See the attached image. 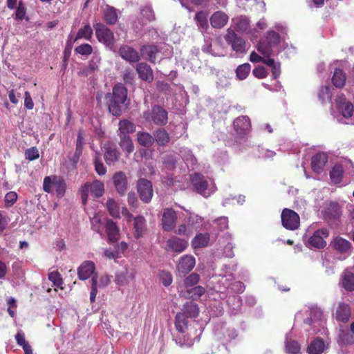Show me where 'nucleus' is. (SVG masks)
I'll return each instance as SVG.
<instances>
[{
    "mask_svg": "<svg viewBox=\"0 0 354 354\" xmlns=\"http://www.w3.org/2000/svg\"><path fill=\"white\" fill-rule=\"evenodd\" d=\"M106 206L109 214L114 218H120V208L116 201L113 198H109Z\"/></svg>",
    "mask_w": 354,
    "mask_h": 354,
    "instance_id": "49530a36",
    "label": "nucleus"
},
{
    "mask_svg": "<svg viewBox=\"0 0 354 354\" xmlns=\"http://www.w3.org/2000/svg\"><path fill=\"white\" fill-rule=\"evenodd\" d=\"M53 189L55 191L58 196H63L66 191V183L64 180L60 177L54 176Z\"/></svg>",
    "mask_w": 354,
    "mask_h": 354,
    "instance_id": "a18cd8bd",
    "label": "nucleus"
},
{
    "mask_svg": "<svg viewBox=\"0 0 354 354\" xmlns=\"http://www.w3.org/2000/svg\"><path fill=\"white\" fill-rule=\"evenodd\" d=\"M286 349L289 354H297L300 352V345L295 340H289L286 342Z\"/></svg>",
    "mask_w": 354,
    "mask_h": 354,
    "instance_id": "4d7b16f0",
    "label": "nucleus"
},
{
    "mask_svg": "<svg viewBox=\"0 0 354 354\" xmlns=\"http://www.w3.org/2000/svg\"><path fill=\"white\" fill-rule=\"evenodd\" d=\"M339 109L342 111V115L344 118H350L352 116L353 113V106L350 102L342 103Z\"/></svg>",
    "mask_w": 354,
    "mask_h": 354,
    "instance_id": "13d9d810",
    "label": "nucleus"
},
{
    "mask_svg": "<svg viewBox=\"0 0 354 354\" xmlns=\"http://www.w3.org/2000/svg\"><path fill=\"white\" fill-rule=\"evenodd\" d=\"M257 50L263 56L268 57L272 55V47L265 40L260 41L257 46Z\"/></svg>",
    "mask_w": 354,
    "mask_h": 354,
    "instance_id": "3c124183",
    "label": "nucleus"
},
{
    "mask_svg": "<svg viewBox=\"0 0 354 354\" xmlns=\"http://www.w3.org/2000/svg\"><path fill=\"white\" fill-rule=\"evenodd\" d=\"M89 188L91 193L95 198L102 196L104 193V183L98 180H95L92 183H89Z\"/></svg>",
    "mask_w": 354,
    "mask_h": 354,
    "instance_id": "58836bf2",
    "label": "nucleus"
},
{
    "mask_svg": "<svg viewBox=\"0 0 354 354\" xmlns=\"http://www.w3.org/2000/svg\"><path fill=\"white\" fill-rule=\"evenodd\" d=\"M342 214V209L337 202H326L323 210L324 218L327 221L337 220Z\"/></svg>",
    "mask_w": 354,
    "mask_h": 354,
    "instance_id": "1a4fd4ad",
    "label": "nucleus"
},
{
    "mask_svg": "<svg viewBox=\"0 0 354 354\" xmlns=\"http://www.w3.org/2000/svg\"><path fill=\"white\" fill-rule=\"evenodd\" d=\"M177 213L172 208H165L162 217V227L164 231H172L176 224Z\"/></svg>",
    "mask_w": 354,
    "mask_h": 354,
    "instance_id": "9d476101",
    "label": "nucleus"
},
{
    "mask_svg": "<svg viewBox=\"0 0 354 354\" xmlns=\"http://www.w3.org/2000/svg\"><path fill=\"white\" fill-rule=\"evenodd\" d=\"M123 80L125 84H132L134 80L135 75L132 69L127 68L123 72Z\"/></svg>",
    "mask_w": 354,
    "mask_h": 354,
    "instance_id": "338daca9",
    "label": "nucleus"
},
{
    "mask_svg": "<svg viewBox=\"0 0 354 354\" xmlns=\"http://www.w3.org/2000/svg\"><path fill=\"white\" fill-rule=\"evenodd\" d=\"M252 74L258 79L266 78L268 75L266 68L261 66L255 67L252 71Z\"/></svg>",
    "mask_w": 354,
    "mask_h": 354,
    "instance_id": "69168bd1",
    "label": "nucleus"
},
{
    "mask_svg": "<svg viewBox=\"0 0 354 354\" xmlns=\"http://www.w3.org/2000/svg\"><path fill=\"white\" fill-rule=\"evenodd\" d=\"M137 189L140 200L148 203L151 201L153 196V187L151 183L145 178L139 179L137 185Z\"/></svg>",
    "mask_w": 354,
    "mask_h": 354,
    "instance_id": "0eeeda50",
    "label": "nucleus"
},
{
    "mask_svg": "<svg viewBox=\"0 0 354 354\" xmlns=\"http://www.w3.org/2000/svg\"><path fill=\"white\" fill-rule=\"evenodd\" d=\"M95 270L94 263L91 261H86L77 269L78 278L81 280H86L93 274Z\"/></svg>",
    "mask_w": 354,
    "mask_h": 354,
    "instance_id": "5701e85b",
    "label": "nucleus"
},
{
    "mask_svg": "<svg viewBox=\"0 0 354 354\" xmlns=\"http://www.w3.org/2000/svg\"><path fill=\"white\" fill-rule=\"evenodd\" d=\"M118 53L123 59L129 62L136 63L140 59L138 52L133 47L128 45L121 46L119 48Z\"/></svg>",
    "mask_w": 354,
    "mask_h": 354,
    "instance_id": "4468645a",
    "label": "nucleus"
},
{
    "mask_svg": "<svg viewBox=\"0 0 354 354\" xmlns=\"http://www.w3.org/2000/svg\"><path fill=\"white\" fill-rule=\"evenodd\" d=\"M25 157L30 161L38 159L39 157V153L37 147H32L27 149L25 151Z\"/></svg>",
    "mask_w": 354,
    "mask_h": 354,
    "instance_id": "680f3d73",
    "label": "nucleus"
},
{
    "mask_svg": "<svg viewBox=\"0 0 354 354\" xmlns=\"http://www.w3.org/2000/svg\"><path fill=\"white\" fill-rule=\"evenodd\" d=\"M154 140L160 146H165L170 141V136L165 129H158L153 133Z\"/></svg>",
    "mask_w": 354,
    "mask_h": 354,
    "instance_id": "473e14b6",
    "label": "nucleus"
},
{
    "mask_svg": "<svg viewBox=\"0 0 354 354\" xmlns=\"http://www.w3.org/2000/svg\"><path fill=\"white\" fill-rule=\"evenodd\" d=\"M107 98L112 97L118 102L124 104L127 100V88L121 84H115L112 90V93H106Z\"/></svg>",
    "mask_w": 354,
    "mask_h": 354,
    "instance_id": "412c9836",
    "label": "nucleus"
},
{
    "mask_svg": "<svg viewBox=\"0 0 354 354\" xmlns=\"http://www.w3.org/2000/svg\"><path fill=\"white\" fill-rule=\"evenodd\" d=\"M95 170L100 176L104 175L106 173V168L104 167L101 160V154L96 152L94 157Z\"/></svg>",
    "mask_w": 354,
    "mask_h": 354,
    "instance_id": "8fccbe9b",
    "label": "nucleus"
},
{
    "mask_svg": "<svg viewBox=\"0 0 354 354\" xmlns=\"http://www.w3.org/2000/svg\"><path fill=\"white\" fill-rule=\"evenodd\" d=\"M178 292L181 297L196 301L205 294V288L201 286H197L189 289L179 290Z\"/></svg>",
    "mask_w": 354,
    "mask_h": 354,
    "instance_id": "2eb2a0df",
    "label": "nucleus"
},
{
    "mask_svg": "<svg viewBox=\"0 0 354 354\" xmlns=\"http://www.w3.org/2000/svg\"><path fill=\"white\" fill-rule=\"evenodd\" d=\"M104 17L107 24H115L118 19L117 10L112 6H107L104 12Z\"/></svg>",
    "mask_w": 354,
    "mask_h": 354,
    "instance_id": "c9c22d12",
    "label": "nucleus"
},
{
    "mask_svg": "<svg viewBox=\"0 0 354 354\" xmlns=\"http://www.w3.org/2000/svg\"><path fill=\"white\" fill-rule=\"evenodd\" d=\"M200 279V275L196 272H193L184 279L182 285H178V290L189 289L197 286Z\"/></svg>",
    "mask_w": 354,
    "mask_h": 354,
    "instance_id": "c756f323",
    "label": "nucleus"
},
{
    "mask_svg": "<svg viewBox=\"0 0 354 354\" xmlns=\"http://www.w3.org/2000/svg\"><path fill=\"white\" fill-rule=\"evenodd\" d=\"M143 118L147 122H152L158 126H165L167 123L168 113L162 106L154 105L151 111L143 113Z\"/></svg>",
    "mask_w": 354,
    "mask_h": 354,
    "instance_id": "f03ea898",
    "label": "nucleus"
},
{
    "mask_svg": "<svg viewBox=\"0 0 354 354\" xmlns=\"http://www.w3.org/2000/svg\"><path fill=\"white\" fill-rule=\"evenodd\" d=\"M17 200V194L15 192H9L5 196V203L7 206H11Z\"/></svg>",
    "mask_w": 354,
    "mask_h": 354,
    "instance_id": "774afa93",
    "label": "nucleus"
},
{
    "mask_svg": "<svg viewBox=\"0 0 354 354\" xmlns=\"http://www.w3.org/2000/svg\"><path fill=\"white\" fill-rule=\"evenodd\" d=\"M140 53L143 58L147 59L151 63L156 62V54L159 53V49L156 45H143L141 46Z\"/></svg>",
    "mask_w": 354,
    "mask_h": 354,
    "instance_id": "b1692460",
    "label": "nucleus"
},
{
    "mask_svg": "<svg viewBox=\"0 0 354 354\" xmlns=\"http://www.w3.org/2000/svg\"><path fill=\"white\" fill-rule=\"evenodd\" d=\"M331 245L341 254L347 252L351 248V243L341 236L335 237L331 242Z\"/></svg>",
    "mask_w": 354,
    "mask_h": 354,
    "instance_id": "bb28decb",
    "label": "nucleus"
},
{
    "mask_svg": "<svg viewBox=\"0 0 354 354\" xmlns=\"http://www.w3.org/2000/svg\"><path fill=\"white\" fill-rule=\"evenodd\" d=\"M282 225L287 230H295L299 226L300 218L297 212L295 211L285 208L281 212Z\"/></svg>",
    "mask_w": 354,
    "mask_h": 354,
    "instance_id": "39448f33",
    "label": "nucleus"
},
{
    "mask_svg": "<svg viewBox=\"0 0 354 354\" xmlns=\"http://www.w3.org/2000/svg\"><path fill=\"white\" fill-rule=\"evenodd\" d=\"M195 264V258L192 255L185 254L179 259L178 263L176 266V270L178 272L185 275L192 270Z\"/></svg>",
    "mask_w": 354,
    "mask_h": 354,
    "instance_id": "ddd939ff",
    "label": "nucleus"
},
{
    "mask_svg": "<svg viewBox=\"0 0 354 354\" xmlns=\"http://www.w3.org/2000/svg\"><path fill=\"white\" fill-rule=\"evenodd\" d=\"M80 192L81 194L82 202L84 205H85L88 201V193L91 192V189L89 188V183H85L83 185H82L80 189Z\"/></svg>",
    "mask_w": 354,
    "mask_h": 354,
    "instance_id": "e2e57ef3",
    "label": "nucleus"
},
{
    "mask_svg": "<svg viewBox=\"0 0 354 354\" xmlns=\"http://www.w3.org/2000/svg\"><path fill=\"white\" fill-rule=\"evenodd\" d=\"M106 104L109 112L114 116H120L122 114L121 105L123 104L121 102H117L112 97L107 98V95L105 96Z\"/></svg>",
    "mask_w": 354,
    "mask_h": 354,
    "instance_id": "f704fd0d",
    "label": "nucleus"
},
{
    "mask_svg": "<svg viewBox=\"0 0 354 354\" xmlns=\"http://www.w3.org/2000/svg\"><path fill=\"white\" fill-rule=\"evenodd\" d=\"M224 38L225 41L231 45L233 50L241 54L245 52V40L242 37H238L236 32L231 28L227 30Z\"/></svg>",
    "mask_w": 354,
    "mask_h": 354,
    "instance_id": "423d86ee",
    "label": "nucleus"
},
{
    "mask_svg": "<svg viewBox=\"0 0 354 354\" xmlns=\"http://www.w3.org/2000/svg\"><path fill=\"white\" fill-rule=\"evenodd\" d=\"M104 158L108 165H114L119 160L120 153L117 146L112 142H106L104 144Z\"/></svg>",
    "mask_w": 354,
    "mask_h": 354,
    "instance_id": "9b49d317",
    "label": "nucleus"
},
{
    "mask_svg": "<svg viewBox=\"0 0 354 354\" xmlns=\"http://www.w3.org/2000/svg\"><path fill=\"white\" fill-rule=\"evenodd\" d=\"M48 279L57 287H61L63 284V279L57 270L48 273Z\"/></svg>",
    "mask_w": 354,
    "mask_h": 354,
    "instance_id": "bf43d9fd",
    "label": "nucleus"
},
{
    "mask_svg": "<svg viewBox=\"0 0 354 354\" xmlns=\"http://www.w3.org/2000/svg\"><path fill=\"white\" fill-rule=\"evenodd\" d=\"M251 70V65L249 63H245L237 66L236 69V76L239 80H243L247 78Z\"/></svg>",
    "mask_w": 354,
    "mask_h": 354,
    "instance_id": "37998d69",
    "label": "nucleus"
},
{
    "mask_svg": "<svg viewBox=\"0 0 354 354\" xmlns=\"http://www.w3.org/2000/svg\"><path fill=\"white\" fill-rule=\"evenodd\" d=\"M346 77L344 71L340 68L335 70L332 82L335 87L342 88L345 85Z\"/></svg>",
    "mask_w": 354,
    "mask_h": 354,
    "instance_id": "4c0bfd02",
    "label": "nucleus"
},
{
    "mask_svg": "<svg viewBox=\"0 0 354 354\" xmlns=\"http://www.w3.org/2000/svg\"><path fill=\"white\" fill-rule=\"evenodd\" d=\"M112 179L117 192L120 196H124L127 191L128 185L126 174L123 171H118L114 174Z\"/></svg>",
    "mask_w": 354,
    "mask_h": 354,
    "instance_id": "f8f14e48",
    "label": "nucleus"
},
{
    "mask_svg": "<svg viewBox=\"0 0 354 354\" xmlns=\"http://www.w3.org/2000/svg\"><path fill=\"white\" fill-rule=\"evenodd\" d=\"M344 169L341 165H335L330 171V178L335 184L340 183L342 180Z\"/></svg>",
    "mask_w": 354,
    "mask_h": 354,
    "instance_id": "79ce46f5",
    "label": "nucleus"
},
{
    "mask_svg": "<svg viewBox=\"0 0 354 354\" xmlns=\"http://www.w3.org/2000/svg\"><path fill=\"white\" fill-rule=\"evenodd\" d=\"M191 183L194 190L198 194L208 197L216 190L215 185L213 182L209 185L205 176L199 173H194L190 178Z\"/></svg>",
    "mask_w": 354,
    "mask_h": 354,
    "instance_id": "f257e3e1",
    "label": "nucleus"
},
{
    "mask_svg": "<svg viewBox=\"0 0 354 354\" xmlns=\"http://www.w3.org/2000/svg\"><path fill=\"white\" fill-rule=\"evenodd\" d=\"M209 241V235L207 233H200L196 234L192 241V245L194 248H201L207 246Z\"/></svg>",
    "mask_w": 354,
    "mask_h": 354,
    "instance_id": "72a5a7b5",
    "label": "nucleus"
},
{
    "mask_svg": "<svg viewBox=\"0 0 354 354\" xmlns=\"http://www.w3.org/2000/svg\"><path fill=\"white\" fill-rule=\"evenodd\" d=\"M328 161V156L324 152H319L315 154L311 159L312 169L320 174L324 170V167Z\"/></svg>",
    "mask_w": 354,
    "mask_h": 354,
    "instance_id": "6ab92c4d",
    "label": "nucleus"
},
{
    "mask_svg": "<svg viewBox=\"0 0 354 354\" xmlns=\"http://www.w3.org/2000/svg\"><path fill=\"white\" fill-rule=\"evenodd\" d=\"M15 19L16 20H23L25 19L26 15V8L25 7L24 3L20 1L18 3L17 7L15 8Z\"/></svg>",
    "mask_w": 354,
    "mask_h": 354,
    "instance_id": "052dcab7",
    "label": "nucleus"
},
{
    "mask_svg": "<svg viewBox=\"0 0 354 354\" xmlns=\"http://www.w3.org/2000/svg\"><path fill=\"white\" fill-rule=\"evenodd\" d=\"M183 312L182 313L185 314V317H186L195 318L198 317L199 314L198 306L193 301L186 302L183 305Z\"/></svg>",
    "mask_w": 354,
    "mask_h": 354,
    "instance_id": "2f4dec72",
    "label": "nucleus"
},
{
    "mask_svg": "<svg viewBox=\"0 0 354 354\" xmlns=\"http://www.w3.org/2000/svg\"><path fill=\"white\" fill-rule=\"evenodd\" d=\"M93 33V31L90 24H85L83 27L79 29L74 41H76L80 39H85L86 40L90 41L92 38Z\"/></svg>",
    "mask_w": 354,
    "mask_h": 354,
    "instance_id": "a19ab883",
    "label": "nucleus"
},
{
    "mask_svg": "<svg viewBox=\"0 0 354 354\" xmlns=\"http://www.w3.org/2000/svg\"><path fill=\"white\" fill-rule=\"evenodd\" d=\"M118 136H128L136 131V125L133 122L128 120H122L118 123Z\"/></svg>",
    "mask_w": 354,
    "mask_h": 354,
    "instance_id": "cd10ccee",
    "label": "nucleus"
},
{
    "mask_svg": "<svg viewBox=\"0 0 354 354\" xmlns=\"http://www.w3.org/2000/svg\"><path fill=\"white\" fill-rule=\"evenodd\" d=\"M325 348L323 339L320 337L315 338L308 346V354H321Z\"/></svg>",
    "mask_w": 354,
    "mask_h": 354,
    "instance_id": "7c9ffc66",
    "label": "nucleus"
},
{
    "mask_svg": "<svg viewBox=\"0 0 354 354\" xmlns=\"http://www.w3.org/2000/svg\"><path fill=\"white\" fill-rule=\"evenodd\" d=\"M329 236V231L327 228H321L314 232L306 242L308 248L322 249L326 247V239Z\"/></svg>",
    "mask_w": 354,
    "mask_h": 354,
    "instance_id": "20e7f679",
    "label": "nucleus"
},
{
    "mask_svg": "<svg viewBox=\"0 0 354 354\" xmlns=\"http://www.w3.org/2000/svg\"><path fill=\"white\" fill-rule=\"evenodd\" d=\"M95 34L97 41L106 46H111L115 44V37L112 30L102 23L93 25Z\"/></svg>",
    "mask_w": 354,
    "mask_h": 354,
    "instance_id": "7ed1b4c3",
    "label": "nucleus"
},
{
    "mask_svg": "<svg viewBox=\"0 0 354 354\" xmlns=\"http://www.w3.org/2000/svg\"><path fill=\"white\" fill-rule=\"evenodd\" d=\"M228 20V15L221 10L214 12L209 19L212 28L218 29L223 28L227 24Z\"/></svg>",
    "mask_w": 354,
    "mask_h": 354,
    "instance_id": "aec40b11",
    "label": "nucleus"
},
{
    "mask_svg": "<svg viewBox=\"0 0 354 354\" xmlns=\"http://www.w3.org/2000/svg\"><path fill=\"white\" fill-rule=\"evenodd\" d=\"M136 70L139 78L142 80L151 82L153 80V71L149 65L145 62H141L136 65Z\"/></svg>",
    "mask_w": 354,
    "mask_h": 354,
    "instance_id": "4be33fe9",
    "label": "nucleus"
},
{
    "mask_svg": "<svg viewBox=\"0 0 354 354\" xmlns=\"http://www.w3.org/2000/svg\"><path fill=\"white\" fill-rule=\"evenodd\" d=\"M93 49L89 44H82L75 48V53L82 56H88L93 53Z\"/></svg>",
    "mask_w": 354,
    "mask_h": 354,
    "instance_id": "5fc2aeb1",
    "label": "nucleus"
},
{
    "mask_svg": "<svg viewBox=\"0 0 354 354\" xmlns=\"http://www.w3.org/2000/svg\"><path fill=\"white\" fill-rule=\"evenodd\" d=\"M160 279L162 284L166 287L170 286L173 281L172 275L169 272L167 271L160 272Z\"/></svg>",
    "mask_w": 354,
    "mask_h": 354,
    "instance_id": "0e129e2a",
    "label": "nucleus"
},
{
    "mask_svg": "<svg viewBox=\"0 0 354 354\" xmlns=\"http://www.w3.org/2000/svg\"><path fill=\"white\" fill-rule=\"evenodd\" d=\"M134 237L137 239L142 237L147 230L146 220L142 216H138L133 219Z\"/></svg>",
    "mask_w": 354,
    "mask_h": 354,
    "instance_id": "a878e982",
    "label": "nucleus"
},
{
    "mask_svg": "<svg viewBox=\"0 0 354 354\" xmlns=\"http://www.w3.org/2000/svg\"><path fill=\"white\" fill-rule=\"evenodd\" d=\"M334 316L338 322H348L351 316V309L350 306L344 302L339 303Z\"/></svg>",
    "mask_w": 354,
    "mask_h": 354,
    "instance_id": "dca6fc26",
    "label": "nucleus"
},
{
    "mask_svg": "<svg viewBox=\"0 0 354 354\" xmlns=\"http://www.w3.org/2000/svg\"><path fill=\"white\" fill-rule=\"evenodd\" d=\"M175 327L179 333H185V329L187 327V323L186 321V317H185V314L181 313L176 314L175 317Z\"/></svg>",
    "mask_w": 354,
    "mask_h": 354,
    "instance_id": "c03bdc74",
    "label": "nucleus"
},
{
    "mask_svg": "<svg viewBox=\"0 0 354 354\" xmlns=\"http://www.w3.org/2000/svg\"><path fill=\"white\" fill-rule=\"evenodd\" d=\"M207 17L208 13L207 11L201 10L196 13L194 20L199 28L205 30L208 29L209 24Z\"/></svg>",
    "mask_w": 354,
    "mask_h": 354,
    "instance_id": "e433bc0d",
    "label": "nucleus"
},
{
    "mask_svg": "<svg viewBox=\"0 0 354 354\" xmlns=\"http://www.w3.org/2000/svg\"><path fill=\"white\" fill-rule=\"evenodd\" d=\"M250 28V22L245 17H241L236 19L234 29L239 32H247Z\"/></svg>",
    "mask_w": 354,
    "mask_h": 354,
    "instance_id": "603ef678",
    "label": "nucleus"
},
{
    "mask_svg": "<svg viewBox=\"0 0 354 354\" xmlns=\"http://www.w3.org/2000/svg\"><path fill=\"white\" fill-rule=\"evenodd\" d=\"M337 341L341 346L352 345L354 344V335L347 330L340 328L338 331Z\"/></svg>",
    "mask_w": 354,
    "mask_h": 354,
    "instance_id": "c85d7f7f",
    "label": "nucleus"
},
{
    "mask_svg": "<svg viewBox=\"0 0 354 354\" xmlns=\"http://www.w3.org/2000/svg\"><path fill=\"white\" fill-rule=\"evenodd\" d=\"M141 15L143 17L142 24H146L155 19L154 12L149 6H145L141 10Z\"/></svg>",
    "mask_w": 354,
    "mask_h": 354,
    "instance_id": "864d4df0",
    "label": "nucleus"
},
{
    "mask_svg": "<svg viewBox=\"0 0 354 354\" xmlns=\"http://www.w3.org/2000/svg\"><path fill=\"white\" fill-rule=\"evenodd\" d=\"M245 286L244 283L239 281H235L232 282L227 289L230 291V292L241 294L243 293L245 290Z\"/></svg>",
    "mask_w": 354,
    "mask_h": 354,
    "instance_id": "6e6d98bb",
    "label": "nucleus"
},
{
    "mask_svg": "<svg viewBox=\"0 0 354 354\" xmlns=\"http://www.w3.org/2000/svg\"><path fill=\"white\" fill-rule=\"evenodd\" d=\"M188 247V241L176 236H172L166 241L165 250L176 253L184 252Z\"/></svg>",
    "mask_w": 354,
    "mask_h": 354,
    "instance_id": "6e6552de",
    "label": "nucleus"
},
{
    "mask_svg": "<svg viewBox=\"0 0 354 354\" xmlns=\"http://www.w3.org/2000/svg\"><path fill=\"white\" fill-rule=\"evenodd\" d=\"M137 140L140 145L145 147H149L154 142L153 137L147 132H138L137 133Z\"/></svg>",
    "mask_w": 354,
    "mask_h": 354,
    "instance_id": "ea45409f",
    "label": "nucleus"
},
{
    "mask_svg": "<svg viewBox=\"0 0 354 354\" xmlns=\"http://www.w3.org/2000/svg\"><path fill=\"white\" fill-rule=\"evenodd\" d=\"M233 126L238 134L245 135L250 129V120L248 116H239L234 120Z\"/></svg>",
    "mask_w": 354,
    "mask_h": 354,
    "instance_id": "a211bd4d",
    "label": "nucleus"
},
{
    "mask_svg": "<svg viewBox=\"0 0 354 354\" xmlns=\"http://www.w3.org/2000/svg\"><path fill=\"white\" fill-rule=\"evenodd\" d=\"M280 39L281 37L278 32L270 30L266 32L265 41L273 48L279 44Z\"/></svg>",
    "mask_w": 354,
    "mask_h": 354,
    "instance_id": "09e8293b",
    "label": "nucleus"
},
{
    "mask_svg": "<svg viewBox=\"0 0 354 354\" xmlns=\"http://www.w3.org/2000/svg\"><path fill=\"white\" fill-rule=\"evenodd\" d=\"M120 141L119 145L120 147L127 151V153H131L134 149L133 144L131 138L129 136H119Z\"/></svg>",
    "mask_w": 354,
    "mask_h": 354,
    "instance_id": "de8ad7c7",
    "label": "nucleus"
},
{
    "mask_svg": "<svg viewBox=\"0 0 354 354\" xmlns=\"http://www.w3.org/2000/svg\"><path fill=\"white\" fill-rule=\"evenodd\" d=\"M342 286L348 292L354 290V273L348 269L344 270L341 276Z\"/></svg>",
    "mask_w": 354,
    "mask_h": 354,
    "instance_id": "393cba45",
    "label": "nucleus"
},
{
    "mask_svg": "<svg viewBox=\"0 0 354 354\" xmlns=\"http://www.w3.org/2000/svg\"><path fill=\"white\" fill-rule=\"evenodd\" d=\"M104 227L107 234L109 242H117L120 237V230L117 224L111 219H106Z\"/></svg>",
    "mask_w": 354,
    "mask_h": 354,
    "instance_id": "f3484780",
    "label": "nucleus"
}]
</instances>
